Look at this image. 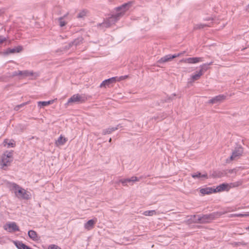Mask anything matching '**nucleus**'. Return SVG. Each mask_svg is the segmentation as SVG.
I'll return each mask as SVG.
<instances>
[{"label":"nucleus","mask_w":249,"mask_h":249,"mask_svg":"<svg viewBox=\"0 0 249 249\" xmlns=\"http://www.w3.org/2000/svg\"><path fill=\"white\" fill-rule=\"evenodd\" d=\"M8 184L10 189L15 193L16 196L18 198L27 200L30 198V193L18 185L12 182H9Z\"/></svg>","instance_id":"obj_1"},{"label":"nucleus","mask_w":249,"mask_h":249,"mask_svg":"<svg viewBox=\"0 0 249 249\" xmlns=\"http://www.w3.org/2000/svg\"><path fill=\"white\" fill-rule=\"evenodd\" d=\"M219 215L217 213H212L210 214L203 215L202 216H194L196 218L195 222L201 223H209Z\"/></svg>","instance_id":"obj_2"},{"label":"nucleus","mask_w":249,"mask_h":249,"mask_svg":"<svg viewBox=\"0 0 249 249\" xmlns=\"http://www.w3.org/2000/svg\"><path fill=\"white\" fill-rule=\"evenodd\" d=\"M128 77L127 75L121 76L120 77H113L109 79L105 80L102 82L100 87L101 88L107 87H109V85L111 84L115 83L116 82H119L122 80H124Z\"/></svg>","instance_id":"obj_3"},{"label":"nucleus","mask_w":249,"mask_h":249,"mask_svg":"<svg viewBox=\"0 0 249 249\" xmlns=\"http://www.w3.org/2000/svg\"><path fill=\"white\" fill-rule=\"evenodd\" d=\"M241 184V182L231 183L230 184L223 183V184H221L220 185L218 186L216 188H214V193H216L217 192H220L225 191H228L231 188L238 186L239 185H240Z\"/></svg>","instance_id":"obj_4"},{"label":"nucleus","mask_w":249,"mask_h":249,"mask_svg":"<svg viewBox=\"0 0 249 249\" xmlns=\"http://www.w3.org/2000/svg\"><path fill=\"white\" fill-rule=\"evenodd\" d=\"M86 100L87 98L82 95L75 94L68 99L66 105L69 106L75 103H84Z\"/></svg>","instance_id":"obj_5"},{"label":"nucleus","mask_w":249,"mask_h":249,"mask_svg":"<svg viewBox=\"0 0 249 249\" xmlns=\"http://www.w3.org/2000/svg\"><path fill=\"white\" fill-rule=\"evenodd\" d=\"M3 229L9 232H15L19 231V228L16 223L9 222L3 226Z\"/></svg>","instance_id":"obj_6"},{"label":"nucleus","mask_w":249,"mask_h":249,"mask_svg":"<svg viewBox=\"0 0 249 249\" xmlns=\"http://www.w3.org/2000/svg\"><path fill=\"white\" fill-rule=\"evenodd\" d=\"M203 61V58L200 57H188L183 58L179 61L180 63L188 64H196Z\"/></svg>","instance_id":"obj_7"},{"label":"nucleus","mask_w":249,"mask_h":249,"mask_svg":"<svg viewBox=\"0 0 249 249\" xmlns=\"http://www.w3.org/2000/svg\"><path fill=\"white\" fill-rule=\"evenodd\" d=\"M12 161L11 157H2L0 161L1 168L4 169V167L10 165Z\"/></svg>","instance_id":"obj_8"},{"label":"nucleus","mask_w":249,"mask_h":249,"mask_svg":"<svg viewBox=\"0 0 249 249\" xmlns=\"http://www.w3.org/2000/svg\"><path fill=\"white\" fill-rule=\"evenodd\" d=\"M3 145L6 148H13L16 146V142L13 139H6L3 142Z\"/></svg>","instance_id":"obj_9"},{"label":"nucleus","mask_w":249,"mask_h":249,"mask_svg":"<svg viewBox=\"0 0 249 249\" xmlns=\"http://www.w3.org/2000/svg\"><path fill=\"white\" fill-rule=\"evenodd\" d=\"M97 220L96 218L89 220L87 223L85 224V228L88 231L91 230L93 228L94 225L97 222Z\"/></svg>","instance_id":"obj_10"},{"label":"nucleus","mask_w":249,"mask_h":249,"mask_svg":"<svg viewBox=\"0 0 249 249\" xmlns=\"http://www.w3.org/2000/svg\"><path fill=\"white\" fill-rule=\"evenodd\" d=\"M205 66H206V64L202 65L201 66V69L199 71L191 76V79L193 81H195L196 80L199 79L200 77L203 75V69L204 68V67Z\"/></svg>","instance_id":"obj_11"},{"label":"nucleus","mask_w":249,"mask_h":249,"mask_svg":"<svg viewBox=\"0 0 249 249\" xmlns=\"http://www.w3.org/2000/svg\"><path fill=\"white\" fill-rule=\"evenodd\" d=\"M200 192L203 196L215 193L214 188L213 187H206L200 189Z\"/></svg>","instance_id":"obj_12"},{"label":"nucleus","mask_w":249,"mask_h":249,"mask_svg":"<svg viewBox=\"0 0 249 249\" xmlns=\"http://www.w3.org/2000/svg\"><path fill=\"white\" fill-rule=\"evenodd\" d=\"M225 98L226 96L224 95H219L210 100V103L212 104H216L217 103L224 101L225 99Z\"/></svg>","instance_id":"obj_13"},{"label":"nucleus","mask_w":249,"mask_h":249,"mask_svg":"<svg viewBox=\"0 0 249 249\" xmlns=\"http://www.w3.org/2000/svg\"><path fill=\"white\" fill-rule=\"evenodd\" d=\"M175 58V56H173V55L168 54L166 55L162 58H161L160 59H159L158 61L159 63L161 64L163 63H165L166 62L171 61L173 59Z\"/></svg>","instance_id":"obj_14"},{"label":"nucleus","mask_w":249,"mask_h":249,"mask_svg":"<svg viewBox=\"0 0 249 249\" xmlns=\"http://www.w3.org/2000/svg\"><path fill=\"white\" fill-rule=\"evenodd\" d=\"M67 141L68 139L66 138L61 135L55 141V144L57 146H61L64 145Z\"/></svg>","instance_id":"obj_15"},{"label":"nucleus","mask_w":249,"mask_h":249,"mask_svg":"<svg viewBox=\"0 0 249 249\" xmlns=\"http://www.w3.org/2000/svg\"><path fill=\"white\" fill-rule=\"evenodd\" d=\"M28 235L29 237L34 241H37L40 239L37 233L33 230H30L28 231Z\"/></svg>","instance_id":"obj_16"},{"label":"nucleus","mask_w":249,"mask_h":249,"mask_svg":"<svg viewBox=\"0 0 249 249\" xmlns=\"http://www.w3.org/2000/svg\"><path fill=\"white\" fill-rule=\"evenodd\" d=\"M22 47L18 46L16 47L13 49H10V48L8 49L5 53L6 54H8L9 53H19V52H21L22 51Z\"/></svg>","instance_id":"obj_17"},{"label":"nucleus","mask_w":249,"mask_h":249,"mask_svg":"<svg viewBox=\"0 0 249 249\" xmlns=\"http://www.w3.org/2000/svg\"><path fill=\"white\" fill-rule=\"evenodd\" d=\"M14 244L18 249H32L30 247L23 244L22 242L15 241Z\"/></svg>","instance_id":"obj_18"},{"label":"nucleus","mask_w":249,"mask_h":249,"mask_svg":"<svg viewBox=\"0 0 249 249\" xmlns=\"http://www.w3.org/2000/svg\"><path fill=\"white\" fill-rule=\"evenodd\" d=\"M243 148L241 146H237L232 152V156H240L243 153Z\"/></svg>","instance_id":"obj_19"},{"label":"nucleus","mask_w":249,"mask_h":249,"mask_svg":"<svg viewBox=\"0 0 249 249\" xmlns=\"http://www.w3.org/2000/svg\"><path fill=\"white\" fill-rule=\"evenodd\" d=\"M53 100H51L49 101H39L38 102L37 104L39 107H45L53 104Z\"/></svg>","instance_id":"obj_20"},{"label":"nucleus","mask_w":249,"mask_h":249,"mask_svg":"<svg viewBox=\"0 0 249 249\" xmlns=\"http://www.w3.org/2000/svg\"><path fill=\"white\" fill-rule=\"evenodd\" d=\"M128 4H125L123 5L122 6L118 8V11H120V15L124 14L127 9H128Z\"/></svg>","instance_id":"obj_21"},{"label":"nucleus","mask_w":249,"mask_h":249,"mask_svg":"<svg viewBox=\"0 0 249 249\" xmlns=\"http://www.w3.org/2000/svg\"><path fill=\"white\" fill-rule=\"evenodd\" d=\"M192 177L193 178H207V175L206 174H204L202 175L200 173H196V174H193L192 175Z\"/></svg>","instance_id":"obj_22"},{"label":"nucleus","mask_w":249,"mask_h":249,"mask_svg":"<svg viewBox=\"0 0 249 249\" xmlns=\"http://www.w3.org/2000/svg\"><path fill=\"white\" fill-rule=\"evenodd\" d=\"M117 129H118L117 127H110V128H108V129L104 130L103 131V134L104 135H106V134H110V133H112V132L115 131Z\"/></svg>","instance_id":"obj_23"},{"label":"nucleus","mask_w":249,"mask_h":249,"mask_svg":"<svg viewBox=\"0 0 249 249\" xmlns=\"http://www.w3.org/2000/svg\"><path fill=\"white\" fill-rule=\"evenodd\" d=\"M143 214L145 216H153L156 214V212L155 210L146 211L143 212Z\"/></svg>","instance_id":"obj_24"},{"label":"nucleus","mask_w":249,"mask_h":249,"mask_svg":"<svg viewBox=\"0 0 249 249\" xmlns=\"http://www.w3.org/2000/svg\"><path fill=\"white\" fill-rule=\"evenodd\" d=\"M17 74L18 75H25V76H27L29 74V72L27 71H18V73H17Z\"/></svg>","instance_id":"obj_25"},{"label":"nucleus","mask_w":249,"mask_h":249,"mask_svg":"<svg viewBox=\"0 0 249 249\" xmlns=\"http://www.w3.org/2000/svg\"><path fill=\"white\" fill-rule=\"evenodd\" d=\"M48 249H61L55 245H51L49 246Z\"/></svg>","instance_id":"obj_26"},{"label":"nucleus","mask_w":249,"mask_h":249,"mask_svg":"<svg viewBox=\"0 0 249 249\" xmlns=\"http://www.w3.org/2000/svg\"><path fill=\"white\" fill-rule=\"evenodd\" d=\"M87 14V12L85 11H83L80 13L78 15V18H82L85 16Z\"/></svg>","instance_id":"obj_27"},{"label":"nucleus","mask_w":249,"mask_h":249,"mask_svg":"<svg viewBox=\"0 0 249 249\" xmlns=\"http://www.w3.org/2000/svg\"><path fill=\"white\" fill-rule=\"evenodd\" d=\"M129 180H130V182H133L139 181V179L136 177H132Z\"/></svg>","instance_id":"obj_28"},{"label":"nucleus","mask_w":249,"mask_h":249,"mask_svg":"<svg viewBox=\"0 0 249 249\" xmlns=\"http://www.w3.org/2000/svg\"><path fill=\"white\" fill-rule=\"evenodd\" d=\"M129 180H130V182H133L139 181V179L136 177H132Z\"/></svg>","instance_id":"obj_29"},{"label":"nucleus","mask_w":249,"mask_h":249,"mask_svg":"<svg viewBox=\"0 0 249 249\" xmlns=\"http://www.w3.org/2000/svg\"><path fill=\"white\" fill-rule=\"evenodd\" d=\"M235 216H237V217H245V216H249V214H248V213H244V214L239 213V214H235Z\"/></svg>","instance_id":"obj_30"},{"label":"nucleus","mask_w":249,"mask_h":249,"mask_svg":"<svg viewBox=\"0 0 249 249\" xmlns=\"http://www.w3.org/2000/svg\"><path fill=\"white\" fill-rule=\"evenodd\" d=\"M126 180L127 179H123L119 180V182L122 183V184L124 186L126 185Z\"/></svg>","instance_id":"obj_31"},{"label":"nucleus","mask_w":249,"mask_h":249,"mask_svg":"<svg viewBox=\"0 0 249 249\" xmlns=\"http://www.w3.org/2000/svg\"><path fill=\"white\" fill-rule=\"evenodd\" d=\"M6 38L2 36H0V44H1L2 43H3L4 42H5L6 40Z\"/></svg>","instance_id":"obj_32"},{"label":"nucleus","mask_w":249,"mask_h":249,"mask_svg":"<svg viewBox=\"0 0 249 249\" xmlns=\"http://www.w3.org/2000/svg\"><path fill=\"white\" fill-rule=\"evenodd\" d=\"M59 24H60V26L61 27H63L66 24V23L64 21L62 20V19H60Z\"/></svg>","instance_id":"obj_33"},{"label":"nucleus","mask_w":249,"mask_h":249,"mask_svg":"<svg viewBox=\"0 0 249 249\" xmlns=\"http://www.w3.org/2000/svg\"><path fill=\"white\" fill-rule=\"evenodd\" d=\"M184 53H185V52H183L182 53H180L178 54H175L173 55V56H175V58H176L177 57H179L181 55H182Z\"/></svg>","instance_id":"obj_34"},{"label":"nucleus","mask_w":249,"mask_h":249,"mask_svg":"<svg viewBox=\"0 0 249 249\" xmlns=\"http://www.w3.org/2000/svg\"><path fill=\"white\" fill-rule=\"evenodd\" d=\"M114 19H115V18L114 17H111L109 18V20L113 21V20H114Z\"/></svg>","instance_id":"obj_35"},{"label":"nucleus","mask_w":249,"mask_h":249,"mask_svg":"<svg viewBox=\"0 0 249 249\" xmlns=\"http://www.w3.org/2000/svg\"><path fill=\"white\" fill-rule=\"evenodd\" d=\"M126 182H130V180H129V178H127Z\"/></svg>","instance_id":"obj_36"},{"label":"nucleus","mask_w":249,"mask_h":249,"mask_svg":"<svg viewBox=\"0 0 249 249\" xmlns=\"http://www.w3.org/2000/svg\"><path fill=\"white\" fill-rule=\"evenodd\" d=\"M230 159L231 160H232L233 159V157H232V156L230 157Z\"/></svg>","instance_id":"obj_37"},{"label":"nucleus","mask_w":249,"mask_h":249,"mask_svg":"<svg viewBox=\"0 0 249 249\" xmlns=\"http://www.w3.org/2000/svg\"><path fill=\"white\" fill-rule=\"evenodd\" d=\"M246 230L249 231V226L246 228Z\"/></svg>","instance_id":"obj_38"},{"label":"nucleus","mask_w":249,"mask_h":249,"mask_svg":"<svg viewBox=\"0 0 249 249\" xmlns=\"http://www.w3.org/2000/svg\"><path fill=\"white\" fill-rule=\"evenodd\" d=\"M111 139L110 138V139H109V142H111Z\"/></svg>","instance_id":"obj_39"},{"label":"nucleus","mask_w":249,"mask_h":249,"mask_svg":"<svg viewBox=\"0 0 249 249\" xmlns=\"http://www.w3.org/2000/svg\"><path fill=\"white\" fill-rule=\"evenodd\" d=\"M212 62H211L209 65L212 64Z\"/></svg>","instance_id":"obj_40"}]
</instances>
